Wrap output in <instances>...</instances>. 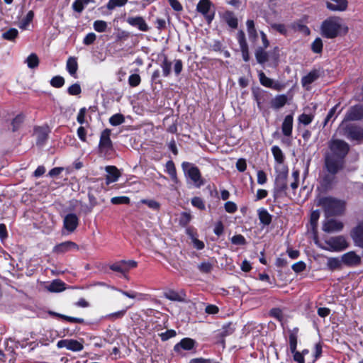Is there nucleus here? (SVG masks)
Masks as SVG:
<instances>
[{
	"instance_id": "f257e3e1",
	"label": "nucleus",
	"mask_w": 363,
	"mask_h": 363,
	"mask_svg": "<svg viewBox=\"0 0 363 363\" xmlns=\"http://www.w3.org/2000/svg\"><path fill=\"white\" fill-rule=\"evenodd\" d=\"M322 35L327 38H334L339 34H345L348 31L347 26L338 17H330L325 20L320 27Z\"/></svg>"
},
{
	"instance_id": "f03ea898",
	"label": "nucleus",
	"mask_w": 363,
	"mask_h": 363,
	"mask_svg": "<svg viewBox=\"0 0 363 363\" xmlns=\"http://www.w3.org/2000/svg\"><path fill=\"white\" fill-rule=\"evenodd\" d=\"M314 240L318 247L330 252H340L348 247L346 239L341 235L325 240L324 244L317 238H315Z\"/></svg>"
},
{
	"instance_id": "7ed1b4c3",
	"label": "nucleus",
	"mask_w": 363,
	"mask_h": 363,
	"mask_svg": "<svg viewBox=\"0 0 363 363\" xmlns=\"http://www.w3.org/2000/svg\"><path fill=\"white\" fill-rule=\"evenodd\" d=\"M318 206H322L324 208L327 216L340 214L345 208L344 202L332 197L319 199Z\"/></svg>"
},
{
	"instance_id": "20e7f679",
	"label": "nucleus",
	"mask_w": 363,
	"mask_h": 363,
	"mask_svg": "<svg viewBox=\"0 0 363 363\" xmlns=\"http://www.w3.org/2000/svg\"><path fill=\"white\" fill-rule=\"evenodd\" d=\"M182 168L185 177L189 178L196 187L199 188L205 184L201 172L196 165L188 162H183Z\"/></svg>"
},
{
	"instance_id": "39448f33",
	"label": "nucleus",
	"mask_w": 363,
	"mask_h": 363,
	"mask_svg": "<svg viewBox=\"0 0 363 363\" xmlns=\"http://www.w3.org/2000/svg\"><path fill=\"white\" fill-rule=\"evenodd\" d=\"M330 152L327 155L344 158L349 151L348 144L341 140H333L329 143Z\"/></svg>"
},
{
	"instance_id": "423d86ee",
	"label": "nucleus",
	"mask_w": 363,
	"mask_h": 363,
	"mask_svg": "<svg viewBox=\"0 0 363 363\" xmlns=\"http://www.w3.org/2000/svg\"><path fill=\"white\" fill-rule=\"evenodd\" d=\"M196 11L201 13L208 23H211L215 16V8L210 0H200L196 6Z\"/></svg>"
},
{
	"instance_id": "0eeeda50",
	"label": "nucleus",
	"mask_w": 363,
	"mask_h": 363,
	"mask_svg": "<svg viewBox=\"0 0 363 363\" xmlns=\"http://www.w3.org/2000/svg\"><path fill=\"white\" fill-rule=\"evenodd\" d=\"M343 160L344 158L326 154L325 165L328 172L332 174H337L343 167Z\"/></svg>"
},
{
	"instance_id": "6e6552de",
	"label": "nucleus",
	"mask_w": 363,
	"mask_h": 363,
	"mask_svg": "<svg viewBox=\"0 0 363 363\" xmlns=\"http://www.w3.org/2000/svg\"><path fill=\"white\" fill-rule=\"evenodd\" d=\"M111 131L109 129H105L101 133L99 140V150L101 152L107 153L113 148L112 141L111 140Z\"/></svg>"
},
{
	"instance_id": "1a4fd4ad",
	"label": "nucleus",
	"mask_w": 363,
	"mask_h": 363,
	"mask_svg": "<svg viewBox=\"0 0 363 363\" xmlns=\"http://www.w3.org/2000/svg\"><path fill=\"white\" fill-rule=\"evenodd\" d=\"M137 267V262L134 260H121L116 262L110 266V269L113 271L125 274L130 269Z\"/></svg>"
},
{
	"instance_id": "9d476101",
	"label": "nucleus",
	"mask_w": 363,
	"mask_h": 363,
	"mask_svg": "<svg viewBox=\"0 0 363 363\" xmlns=\"http://www.w3.org/2000/svg\"><path fill=\"white\" fill-rule=\"evenodd\" d=\"M57 346L58 348L65 347L73 352H79L84 348L82 342L72 339L61 340L57 342Z\"/></svg>"
},
{
	"instance_id": "9b49d317",
	"label": "nucleus",
	"mask_w": 363,
	"mask_h": 363,
	"mask_svg": "<svg viewBox=\"0 0 363 363\" xmlns=\"http://www.w3.org/2000/svg\"><path fill=\"white\" fill-rule=\"evenodd\" d=\"M350 235L355 245L363 248V220L352 230Z\"/></svg>"
},
{
	"instance_id": "f8f14e48",
	"label": "nucleus",
	"mask_w": 363,
	"mask_h": 363,
	"mask_svg": "<svg viewBox=\"0 0 363 363\" xmlns=\"http://www.w3.org/2000/svg\"><path fill=\"white\" fill-rule=\"evenodd\" d=\"M342 228V223L333 218L326 220L323 225V230L328 233L340 231Z\"/></svg>"
},
{
	"instance_id": "ddd939ff",
	"label": "nucleus",
	"mask_w": 363,
	"mask_h": 363,
	"mask_svg": "<svg viewBox=\"0 0 363 363\" xmlns=\"http://www.w3.org/2000/svg\"><path fill=\"white\" fill-rule=\"evenodd\" d=\"M79 224L78 217L74 213L67 214L63 220L64 228L69 233H73Z\"/></svg>"
},
{
	"instance_id": "4468645a",
	"label": "nucleus",
	"mask_w": 363,
	"mask_h": 363,
	"mask_svg": "<svg viewBox=\"0 0 363 363\" xmlns=\"http://www.w3.org/2000/svg\"><path fill=\"white\" fill-rule=\"evenodd\" d=\"M74 250H78L79 246L72 241H66L56 245L52 252L55 254H64Z\"/></svg>"
},
{
	"instance_id": "2eb2a0df",
	"label": "nucleus",
	"mask_w": 363,
	"mask_h": 363,
	"mask_svg": "<svg viewBox=\"0 0 363 363\" xmlns=\"http://www.w3.org/2000/svg\"><path fill=\"white\" fill-rule=\"evenodd\" d=\"M341 261L347 266L354 267L360 264L361 257L354 251H350L342 255Z\"/></svg>"
},
{
	"instance_id": "dca6fc26",
	"label": "nucleus",
	"mask_w": 363,
	"mask_h": 363,
	"mask_svg": "<svg viewBox=\"0 0 363 363\" xmlns=\"http://www.w3.org/2000/svg\"><path fill=\"white\" fill-rule=\"evenodd\" d=\"M363 118V106L356 105L352 106L347 111L345 121H359Z\"/></svg>"
},
{
	"instance_id": "f3484780",
	"label": "nucleus",
	"mask_w": 363,
	"mask_h": 363,
	"mask_svg": "<svg viewBox=\"0 0 363 363\" xmlns=\"http://www.w3.org/2000/svg\"><path fill=\"white\" fill-rule=\"evenodd\" d=\"M345 135L351 140H359L363 139V128L357 125H349L345 129Z\"/></svg>"
},
{
	"instance_id": "a211bd4d",
	"label": "nucleus",
	"mask_w": 363,
	"mask_h": 363,
	"mask_svg": "<svg viewBox=\"0 0 363 363\" xmlns=\"http://www.w3.org/2000/svg\"><path fill=\"white\" fill-rule=\"evenodd\" d=\"M259 79L260 82V84L266 87L271 88L277 91H279L281 89V85L278 83L274 82L273 79L267 77L264 73L262 71H260L258 74Z\"/></svg>"
},
{
	"instance_id": "6ab92c4d",
	"label": "nucleus",
	"mask_w": 363,
	"mask_h": 363,
	"mask_svg": "<svg viewBox=\"0 0 363 363\" xmlns=\"http://www.w3.org/2000/svg\"><path fill=\"white\" fill-rule=\"evenodd\" d=\"M127 22L132 26L137 27L141 31H147L149 26L141 16L129 17Z\"/></svg>"
},
{
	"instance_id": "aec40b11",
	"label": "nucleus",
	"mask_w": 363,
	"mask_h": 363,
	"mask_svg": "<svg viewBox=\"0 0 363 363\" xmlns=\"http://www.w3.org/2000/svg\"><path fill=\"white\" fill-rule=\"evenodd\" d=\"M332 2H327V8L333 11H344L347 8V0H331Z\"/></svg>"
},
{
	"instance_id": "412c9836",
	"label": "nucleus",
	"mask_w": 363,
	"mask_h": 363,
	"mask_svg": "<svg viewBox=\"0 0 363 363\" xmlns=\"http://www.w3.org/2000/svg\"><path fill=\"white\" fill-rule=\"evenodd\" d=\"M106 171L107 172L106 178V184L116 182L121 176V173L115 166H107Z\"/></svg>"
},
{
	"instance_id": "4be33fe9",
	"label": "nucleus",
	"mask_w": 363,
	"mask_h": 363,
	"mask_svg": "<svg viewBox=\"0 0 363 363\" xmlns=\"http://www.w3.org/2000/svg\"><path fill=\"white\" fill-rule=\"evenodd\" d=\"M287 171L279 173L275 179V186L277 191H283L286 189Z\"/></svg>"
},
{
	"instance_id": "5701e85b",
	"label": "nucleus",
	"mask_w": 363,
	"mask_h": 363,
	"mask_svg": "<svg viewBox=\"0 0 363 363\" xmlns=\"http://www.w3.org/2000/svg\"><path fill=\"white\" fill-rule=\"evenodd\" d=\"M294 118L292 115H287L282 123L281 130L284 135L290 137L292 134Z\"/></svg>"
},
{
	"instance_id": "b1692460",
	"label": "nucleus",
	"mask_w": 363,
	"mask_h": 363,
	"mask_svg": "<svg viewBox=\"0 0 363 363\" xmlns=\"http://www.w3.org/2000/svg\"><path fill=\"white\" fill-rule=\"evenodd\" d=\"M164 296L170 301L182 302L184 301L186 295L182 291L178 292L172 289H169L164 292Z\"/></svg>"
},
{
	"instance_id": "393cba45",
	"label": "nucleus",
	"mask_w": 363,
	"mask_h": 363,
	"mask_svg": "<svg viewBox=\"0 0 363 363\" xmlns=\"http://www.w3.org/2000/svg\"><path fill=\"white\" fill-rule=\"evenodd\" d=\"M195 341L191 338H184L179 343L174 345V350L177 352H179L181 349L190 350L194 348Z\"/></svg>"
},
{
	"instance_id": "a878e982",
	"label": "nucleus",
	"mask_w": 363,
	"mask_h": 363,
	"mask_svg": "<svg viewBox=\"0 0 363 363\" xmlns=\"http://www.w3.org/2000/svg\"><path fill=\"white\" fill-rule=\"evenodd\" d=\"M45 289L50 292L58 293L65 290L66 287L65 284L62 281L55 279L51 283L46 285Z\"/></svg>"
},
{
	"instance_id": "bb28decb",
	"label": "nucleus",
	"mask_w": 363,
	"mask_h": 363,
	"mask_svg": "<svg viewBox=\"0 0 363 363\" xmlns=\"http://www.w3.org/2000/svg\"><path fill=\"white\" fill-rule=\"evenodd\" d=\"M222 19L232 28H237L238 23V18L235 14L230 11H227L222 14Z\"/></svg>"
},
{
	"instance_id": "cd10ccee",
	"label": "nucleus",
	"mask_w": 363,
	"mask_h": 363,
	"mask_svg": "<svg viewBox=\"0 0 363 363\" xmlns=\"http://www.w3.org/2000/svg\"><path fill=\"white\" fill-rule=\"evenodd\" d=\"M66 69L72 77L77 78L78 63L76 57H69L67 59L66 64Z\"/></svg>"
},
{
	"instance_id": "c85d7f7f",
	"label": "nucleus",
	"mask_w": 363,
	"mask_h": 363,
	"mask_svg": "<svg viewBox=\"0 0 363 363\" xmlns=\"http://www.w3.org/2000/svg\"><path fill=\"white\" fill-rule=\"evenodd\" d=\"M319 77L320 74L318 70H312L307 75L302 78L301 83L303 86L306 87V86L310 85L311 83L317 80Z\"/></svg>"
},
{
	"instance_id": "c756f323",
	"label": "nucleus",
	"mask_w": 363,
	"mask_h": 363,
	"mask_svg": "<svg viewBox=\"0 0 363 363\" xmlns=\"http://www.w3.org/2000/svg\"><path fill=\"white\" fill-rule=\"evenodd\" d=\"M247 31L250 40L255 42L257 39V31L255 28V22L253 20H247L246 21Z\"/></svg>"
},
{
	"instance_id": "7c9ffc66",
	"label": "nucleus",
	"mask_w": 363,
	"mask_h": 363,
	"mask_svg": "<svg viewBox=\"0 0 363 363\" xmlns=\"http://www.w3.org/2000/svg\"><path fill=\"white\" fill-rule=\"evenodd\" d=\"M257 214L259 221L264 225H268L272 222V216L264 208H260L257 210Z\"/></svg>"
},
{
	"instance_id": "2f4dec72",
	"label": "nucleus",
	"mask_w": 363,
	"mask_h": 363,
	"mask_svg": "<svg viewBox=\"0 0 363 363\" xmlns=\"http://www.w3.org/2000/svg\"><path fill=\"white\" fill-rule=\"evenodd\" d=\"M166 172L169 175L171 179L174 183L177 184L179 180L177 175V170L172 160H169L166 163Z\"/></svg>"
},
{
	"instance_id": "473e14b6",
	"label": "nucleus",
	"mask_w": 363,
	"mask_h": 363,
	"mask_svg": "<svg viewBox=\"0 0 363 363\" xmlns=\"http://www.w3.org/2000/svg\"><path fill=\"white\" fill-rule=\"evenodd\" d=\"M287 101L286 96L281 94L277 96L272 101V107L275 109H279L283 107Z\"/></svg>"
},
{
	"instance_id": "72a5a7b5",
	"label": "nucleus",
	"mask_w": 363,
	"mask_h": 363,
	"mask_svg": "<svg viewBox=\"0 0 363 363\" xmlns=\"http://www.w3.org/2000/svg\"><path fill=\"white\" fill-rule=\"evenodd\" d=\"M264 48H259L255 52V57L258 63L263 64L268 60V55Z\"/></svg>"
},
{
	"instance_id": "f704fd0d",
	"label": "nucleus",
	"mask_w": 363,
	"mask_h": 363,
	"mask_svg": "<svg viewBox=\"0 0 363 363\" xmlns=\"http://www.w3.org/2000/svg\"><path fill=\"white\" fill-rule=\"evenodd\" d=\"M342 262L337 257H329L327 259V267L331 270H335L340 268Z\"/></svg>"
},
{
	"instance_id": "c9c22d12",
	"label": "nucleus",
	"mask_w": 363,
	"mask_h": 363,
	"mask_svg": "<svg viewBox=\"0 0 363 363\" xmlns=\"http://www.w3.org/2000/svg\"><path fill=\"white\" fill-rule=\"evenodd\" d=\"M25 62L30 69L37 67L39 65V59L35 53L30 54L26 60Z\"/></svg>"
},
{
	"instance_id": "e433bc0d",
	"label": "nucleus",
	"mask_w": 363,
	"mask_h": 363,
	"mask_svg": "<svg viewBox=\"0 0 363 363\" xmlns=\"http://www.w3.org/2000/svg\"><path fill=\"white\" fill-rule=\"evenodd\" d=\"M272 152L276 162H277L279 164L283 163L284 160V156L281 150L278 146H273L272 147Z\"/></svg>"
},
{
	"instance_id": "4c0bfd02",
	"label": "nucleus",
	"mask_w": 363,
	"mask_h": 363,
	"mask_svg": "<svg viewBox=\"0 0 363 363\" xmlns=\"http://www.w3.org/2000/svg\"><path fill=\"white\" fill-rule=\"evenodd\" d=\"M125 122V118L121 113H116L109 118V123L113 125H119Z\"/></svg>"
},
{
	"instance_id": "58836bf2",
	"label": "nucleus",
	"mask_w": 363,
	"mask_h": 363,
	"mask_svg": "<svg viewBox=\"0 0 363 363\" xmlns=\"http://www.w3.org/2000/svg\"><path fill=\"white\" fill-rule=\"evenodd\" d=\"M34 13L32 11H28L25 18L20 22L19 27L22 29H26L29 23L33 21Z\"/></svg>"
},
{
	"instance_id": "ea45409f",
	"label": "nucleus",
	"mask_w": 363,
	"mask_h": 363,
	"mask_svg": "<svg viewBox=\"0 0 363 363\" xmlns=\"http://www.w3.org/2000/svg\"><path fill=\"white\" fill-rule=\"evenodd\" d=\"M108 24L106 21L101 20H97L94 22L93 27L94 30L99 33L106 31Z\"/></svg>"
},
{
	"instance_id": "a19ab883",
	"label": "nucleus",
	"mask_w": 363,
	"mask_h": 363,
	"mask_svg": "<svg viewBox=\"0 0 363 363\" xmlns=\"http://www.w3.org/2000/svg\"><path fill=\"white\" fill-rule=\"evenodd\" d=\"M24 117L23 115L19 114L16 116L11 122L12 130L13 132L18 130L23 123Z\"/></svg>"
},
{
	"instance_id": "79ce46f5",
	"label": "nucleus",
	"mask_w": 363,
	"mask_h": 363,
	"mask_svg": "<svg viewBox=\"0 0 363 363\" xmlns=\"http://www.w3.org/2000/svg\"><path fill=\"white\" fill-rule=\"evenodd\" d=\"M338 107L339 104H336L329 111L324 121V126H325L330 121H333L335 119L337 116V114L335 115V113Z\"/></svg>"
},
{
	"instance_id": "37998d69",
	"label": "nucleus",
	"mask_w": 363,
	"mask_h": 363,
	"mask_svg": "<svg viewBox=\"0 0 363 363\" xmlns=\"http://www.w3.org/2000/svg\"><path fill=\"white\" fill-rule=\"evenodd\" d=\"M18 34L17 29L16 28H10L7 31L2 33V38L5 40H14Z\"/></svg>"
},
{
	"instance_id": "c03bdc74",
	"label": "nucleus",
	"mask_w": 363,
	"mask_h": 363,
	"mask_svg": "<svg viewBox=\"0 0 363 363\" xmlns=\"http://www.w3.org/2000/svg\"><path fill=\"white\" fill-rule=\"evenodd\" d=\"M289 339L290 350L291 352H294L297 346V331L291 332L289 335Z\"/></svg>"
},
{
	"instance_id": "a18cd8bd",
	"label": "nucleus",
	"mask_w": 363,
	"mask_h": 363,
	"mask_svg": "<svg viewBox=\"0 0 363 363\" xmlns=\"http://www.w3.org/2000/svg\"><path fill=\"white\" fill-rule=\"evenodd\" d=\"M311 50L315 53H320L323 50V42L320 38H317L311 44Z\"/></svg>"
},
{
	"instance_id": "49530a36",
	"label": "nucleus",
	"mask_w": 363,
	"mask_h": 363,
	"mask_svg": "<svg viewBox=\"0 0 363 363\" xmlns=\"http://www.w3.org/2000/svg\"><path fill=\"white\" fill-rule=\"evenodd\" d=\"M140 202L155 211H158L160 208V203L153 199H142Z\"/></svg>"
},
{
	"instance_id": "de8ad7c7",
	"label": "nucleus",
	"mask_w": 363,
	"mask_h": 363,
	"mask_svg": "<svg viewBox=\"0 0 363 363\" xmlns=\"http://www.w3.org/2000/svg\"><path fill=\"white\" fill-rule=\"evenodd\" d=\"M313 118L314 116L312 114L302 113L301 115L299 116L298 121L300 123H302L304 125H307L312 122Z\"/></svg>"
},
{
	"instance_id": "09e8293b",
	"label": "nucleus",
	"mask_w": 363,
	"mask_h": 363,
	"mask_svg": "<svg viewBox=\"0 0 363 363\" xmlns=\"http://www.w3.org/2000/svg\"><path fill=\"white\" fill-rule=\"evenodd\" d=\"M113 289H115V290H117L118 291H119L120 293H121L123 295L130 298H138V299H143V294H139V293H137V292H134V291H123V290H121V289H116L114 287H112Z\"/></svg>"
},
{
	"instance_id": "8fccbe9b",
	"label": "nucleus",
	"mask_w": 363,
	"mask_h": 363,
	"mask_svg": "<svg viewBox=\"0 0 363 363\" xmlns=\"http://www.w3.org/2000/svg\"><path fill=\"white\" fill-rule=\"evenodd\" d=\"M128 2V0H109L107 4V9L113 10L116 6H123Z\"/></svg>"
},
{
	"instance_id": "3c124183",
	"label": "nucleus",
	"mask_w": 363,
	"mask_h": 363,
	"mask_svg": "<svg viewBox=\"0 0 363 363\" xmlns=\"http://www.w3.org/2000/svg\"><path fill=\"white\" fill-rule=\"evenodd\" d=\"M192 216L189 213L183 212L181 213L179 224L184 227L186 226L191 220Z\"/></svg>"
},
{
	"instance_id": "603ef678",
	"label": "nucleus",
	"mask_w": 363,
	"mask_h": 363,
	"mask_svg": "<svg viewBox=\"0 0 363 363\" xmlns=\"http://www.w3.org/2000/svg\"><path fill=\"white\" fill-rule=\"evenodd\" d=\"M191 203L193 206H194L200 210H204L206 208L204 201L200 197L195 196V197L192 198Z\"/></svg>"
},
{
	"instance_id": "864d4df0",
	"label": "nucleus",
	"mask_w": 363,
	"mask_h": 363,
	"mask_svg": "<svg viewBox=\"0 0 363 363\" xmlns=\"http://www.w3.org/2000/svg\"><path fill=\"white\" fill-rule=\"evenodd\" d=\"M161 67L162 69L163 75L168 77L171 72L172 63L165 58L161 64Z\"/></svg>"
},
{
	"instance_id": "5fc2aeb1",
	"label": "nucleus",
	"mask_w": 363,
	"mask_h": 363,
	"mask_svg": "<svg viewBox=\"0 0 363 363\" xmlns=\"http://www.w3.org/2000/svg\"><path fill=\"white\" fill-rule=\"evenodd\" d=\"M65 84V79L61 76H55L50 80V84L55 88H60Z\"/></svg>"
},
{
	"instance_id": "6e6d98bb",
	"label": "nucleus",
	"mask_w": 363,
	"mask_h": 363,
	"mask_svg": "<svg viewBox=\"0 0 363 363\" xmlns=\"http://www.w3.org/2000/svg\"><path fill=\"white\" fill-rule=\"evenodd\" d=\"M111 202L113 204H128L130 203V199L128 196H116L111 199Z\"/></svg>"
},
{
	"instance_id": "4d7b16f0",
	"label": "nucleus",
	"mask_w": 363,
	"mask_h": 363,
	"mask_svg": "<svg viewBox=\"0 0 363 363\" xmlns=\"http://www.w3.org/2000/svg\"><path fill=\"white\" fill-rule=\"evenodd\" d=\"M126 313V310H121L115 313L108 314L105 316L106 319L114 320L122 318Z\"/></svg>"
},
{
	"instance_id": "13d9d810",
	"label": "nucleus",
	"mask_w": 363,
	"mask_h": 363,
	"mask_svg": "<svg viewBox=\"0 0 363 363\" xmlns=\"http://www.w3.org/2000/svg\"><path fill=\"white\" fill-rule=\"evenodd\" d=\"M213 268V265L209 262H203L198 265V269L202 273H209Z\"/></svg>"
},
{
	"instance_id": "bf43d9fd",
	"label": "nucleus",
	"mask_w": 363,
	"mask_h": 363,
	"mask_svg": "<svg viewBox=\"0 0 363 363\" xmlns=\"http://www.w3.org/2000/svg\"><path fill=\"white\" fill-rule=\"evenodd\" d=\"M141 81L140 77L138 74H133L128 78V83L130 86H137Z\"/></svg>"
},
{
	"instance_id": "052dcab7",
	"label": "nucleus",
	"mask_w": 363,
	"mask_h": 363,
	"mask_svg": "<svg viewBox=\"0 0 363 363\" xmlns=\"http://www.w3.org/2000/svg\"><path fill=\"white\" fill-rule=\"evenodd\" d=\"M235 330L234 325L232 323H229L225 324L222 328V335H229L232 334Z\"/></svg>"
},
{
	"instance_id": "680f3d73",
	"label": "nucleus",
	"mask_w": 363,
	"mask_h": 363,
	"mask_svg": "<svg viewBox=\"0 0 363 363\" xmlns=\"http://www.w3.org/2000/svg\"><path fill=\"white\" fill-rule=\"evenodd\" d=\"M67 91L70 95H79L82 91L81 86L79 84L75 83L68 88Z\"/></svg>"
},
{
	"instance_id": "e2e57ef3",
	"label": "nucleus",
	"mask_w": 363,
	"mask_h": 363,
	"mask_svg": "<svg viewBox=\"0 0 363 363\" xmlns=\"http://www.w3.org/2000/svg\"><path fill=\"white\" fill-rule=\"evenodd\" d=\"M86 5L87 4H85V3H84V1H82V0H76L72 4V9H74V11L78 13H82L84 9V6Z\"/></svg>"
},
{
	"instance_id": "0e129e2a",
	"label": "nucleus",
	"mask_w": 363,
	"mask_h": 363,
	"mask_svg": "<svg viewBox=\"0 0 363 363\" xmlns=\"http://www.w3.org/2000/svg\"><path fill=\"white\" fill-rule=\"evenodd\" d=\"M225 210L230 213H235L237 209V205L233 201H227L224 205Z\"/></svg>"
},
{
	"instance_id": "69168bd1",
	"label": "nucleus",
	"mask_w": 363,
	"mask_h": 363,
	"mask_svg": "<svg viewBox=\"0 0 363 363\" xmlns=\"http://www.w3.org/2000/svg\"><path fill=\"white\" fill-rule=\"evenodd\" d=\"M271 27L281 34L285 35L286 33V28L284 24L273 23Z\"/></svg>"
},
{
	"instance_id": "338daca9",
	"label": "nucleus",
	"mask_w": 363,
	"mask_h": 363,
	"mask_svg": "<svg viewBox=\"0 0 363 363\" xmlns=\"http://www.w3.org/2000/svg\"><path fill=\"white\" fill-rule=\"evenodd\" d=\"M257 183L259 184H264L267 182V174H265V172L262 170H259L257 173Z\"/></svg>"
},
{
	"instance_id": "774afa93",
	"label": "nucleus",
	"mask_w": 363,
	"mask_h": 363,
	"mask_svg": "<svg viewBox=\"0 0 363 363\" xmlns=\"http://www.w3.org/2000/svg\"><path fill=\"white\" fill-rule=\"evenodd\" d=\"M96 36L95 33H89L84 38L83 43H84V44L87 45H91L94 42V40H96Z\"/></svg>"
}]
</instances>
